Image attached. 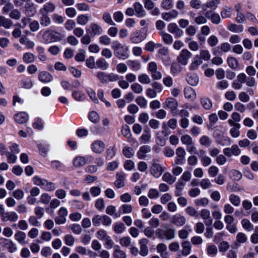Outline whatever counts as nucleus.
Instances as JSON below:
<instances>
[{"mask_svg":"<svg viewBox=\"0 0 258 258\" xmlns=\"http://www.w3.org/2000/svg\"><path fill=\"white\" fill-rule=\"evenodd\" d=\"M220 3L219 0H211L202 5V9L204 11H206L208 8L216 9L218 5Z\"/></svg>","mask_w":258,"mask_h":258,"instance_id":"21","label":"nucleus"},{"mask_svg":"<svg viewBox=\"0 0 258 258\" xmlns=\"http://www.w3.org/2000/svg\"><path fill=\"white\" fill-rule=\"evenodd\" d=\"M151 138V134L150 131L148 130H145L144 131V134L140 138V140L143 143H146L148 142Z\"/></svg>","mask_w":258,"mask_h":258,"instance_id":"51","label":"nucleus"},{"mask_svg":"<svg viewBox=\"0 0 258 258\" xmlns=\"http://www.w3.org/2000/svg\"><path fill=\"white\" fill-rule=\"evenodd\" d=\"M18 218V214L14 211L6 212L4 215L1 216L2 220L4 222H16Z\"/></svg>","mask_w":258,"mask_h":258,"instance_id":"9","label":"nucleus"},{"mask_svg":"<svg viewBox=\"0 0 258 258\" xmlns=\"http://www.w3.org/2000/svg\"><path fill=\"white\" fill-rule=\"evenodd\" d=\"M38 79L42 82L47 83L51 81L53 77L49 73L43 71L39 73Z\"/></svg>","mask_w":258,"mask_h":258,"instance_id":"19","label":"nucleus"},{"mask_svg":"<svg viewBox=\"0 0 258 258\" xmlns=\"http://www.w3.org/2000/svg\"><path fill=\"white\" fill-rule=\"evenodd\" d=\"M182 254L184 256L188 255L190 253L191 245L189 241H184L182 244Z\"/></svg>","mask_w":258,"mask_h":258,"instance_id":"28","label":"nucleus"},{"mask_svg":"<svg viewBox=\"0 0 258 258\" xmlns=\"http://www.w3.org/2000/svg\"><path fill=\"white\" fill-rule=\"evenodd\" d=\"M9 16L11 19L17 20L20 19L21 13L19 10L13 9L12 11H11Z\"/></svg>","mask_w":258,"mask_h":258,"instance_id":"50","label":"nucleus"},{"mask_svg":"<svg viewBox=\"0 0 258 258\" xmlns=\"http://www.w3.org/2000/svg\"><path fill=\"white\" fill-rule=\"evenodd\" d=\"M135 14L138 17H144L146 16V11L142 5L139 2H135L133 5Z\"/></svg>","mask_w":258,"mask_h":258,"instance_id":"15","label":"nucleus"},{"mask_svg":"<svg viewBox=\"0 0 258 258\" xmlns=\"http://www.w3.org/2000/svg\"><path fill=\"white\" fill-rule=\"evenodd\" d=\"M63 37L64 36L60 33L52 30H46L42 36L43 39L46 43L61 41Z\"/></svg>","mask_w":258,"mask_h":258,"instance_id":"2","label":"nucleus"},{"mask_svg":"<svg viewBox=\"0 0 258 258\" xmlns=\"http://www.w3.org/2000/svg\"><path fill=\"white\" fill-rule=\"evenodd\" d=\"M229 66L232 69H236L238 67V62L236 58L229 57L227 60Z\"/></svg>","mask_w":258,"mask_h":258,"instance_id":"44","label":"nucleus"},{"mask_svg":"<svg viewBox=\"0 0 258 258\" xmlns=\"http://www.w3.org/2000/svg\"><path fill=\"white\" fill-rule=\"evenodd\" d=\"M241 225L244 229L248 231H251L253 229V225L248 219H243L242 220Z\"/></svg>","mask_w":258,"mask_h":258,"instance_id":"41","label":"nucleus"},{"mask_svg":"<svg viewBox=\"0 0 258 258\" xmlns=\"http://www.w3.org/2000/svg\"><path fill=\"white\" fill-rule=\"evenodd\" d=\"M200 57V59L202 60L204 59V60L208 61L210 60L211 57V55L210 52L207 50H202L200 51V54L199 55Z\"/></svg>","mask_w":258,"mask_h":258,"instance_id":"58","label":"nucleus"},{"mask_svg":"<svg viewBox=\"0 0 258 258\" xmlns=\"http://www.w3.org/2000/svg\"><path fill=\"white\" fill-rule=\"evenodd\" d=\"M64 240L66 245L72 246L75 243V238L71 234H67L64 237Z\"/></svg>","mask_w":258,"mask_h":258,"instance_id":"62","label":"nucleus"},{"mask_svg":"<svg viewBox=\"0 0 258 258\" xmlns=\"http://www.w3.org/2000/svg\"><path fill=\"white\" fill-rule=\"evenodd\" d=\"M151 151V148L148 146H142L137 153L138 157L139 159H143L146 157L145 154Z\"/></svg>","mask_w":258,"mask_h":258,"instance_id":"29","label":"nucleus"},{"mask_svg":"<svg viewBox=\"0 0 258 258\" xmlns=\"http://www.w3.org/2000/svg\"><path fill=\"white\" fill-rule=\"evenodd\" d=\"M233 127L230 130V134L233 138H237L240 135L239 129L240 128L239 123H235L234 125H232Z\"/></svg>","mask_w":258,"mask_h":258,"instance_id":"35","label":"nucleus"},{"mask_svg":"<svg viewBox=\"0 0 258 258\" xmlns=\"http://www.w3.org/2000/svg\"><path fill=\"white\" fill-rule=\"evenodd\" d=\"M176 179V177L172 176L169 172H165L162 176V180L170 184L173 183Z\"/></svg>","mask_w":258,"mask_h":258,"instance_id":"34","label":"nucleus"},{"mask_svg":"<svg viewBox=\"0 0 258 258\" xmlns=\"http://www.w3.org/2000/svg\"><path fill=\"white\" fill-rule=\"evenodd\" d=\"M241 117L239 113L234 112L232 113L231 118L229 119L228 123L230 125H234L235 123H239L238 122L240 121Z\"/></svg>","mask_w":258,"mask_h":258,"instance_id":"36","label":"nucleus"},{"mask_svg":"<svg viewBox=\"0 0 258 258\" xmlns=\"http://www.w3.org/2000/svg\"><path fill=\"white\" fill-rule=\"evenodd\" d=\"M166 250L167 246L164 243H161L157 245V252L160 254L162 258L167 257V253L165 252Z\"/></svg>","mask_w":258,"mask_h":258,"instance_id":"31","label":"nucleus"},{"mask_svg":"<svg viewBox=\"0 0 258 258\" xmlns=\"http://www.w3.org/2000/svg\"><path fill=\"white\" fill-rule=\"evenodd\" d=\"M186 80L190 85L193 86H196L199 83V78L194 74H188Z\"/></svg>","mask_w":258,"mask_h":258,"instance_id":"23","label":"nucleus"},{"mask_svg":"<svg viewBox=\"0 0 258 258\" xmlns=\"http://www.w3.org/2000/svg\"><path fill=\"white\" fill-rule=\"evenodd\" d=\"M229 177L233 180H239L242 177L241 172L236 170H232L229 172Z\"/></svg>","mask_w":258,"mask_h":258,"instance_id":"42","label":"nucleus"},{"mask_svg":"<svg viewBox=\"0 0 258 258\" xmlns=\"http://www.w3.org/2000/svg\"><path fill=\"white\" fill-rule=\"evenodd\" d=\"M120 244L124 247H128L131 244V238L128 236L123 237L119 240Z\"/></svg>","mask_w":258,"mask_h":258,"instance_id":"55","label":"nucleus"},{"mask_svg":"<svg viewBox=\"0 0 258 258\" xmlns=\"http://www.w3.org/2000/svg\"><path fill=\"white\" fill-rule=\"evenodd\" d=\"M114 251L112 253L114 258H126L125 252L121 250L119 245H116L114 246Z\"/></svg>","mask_w":258,"mask_h":258,"instance_id":"20","label":"nucleus"},{"mask_svg":"<svg viewBox=\"0 0 258 258\" xmlns=\"http://www.w3.org/2000/svg\"><path fill=\"white\" fill-rule=\"evenodd\" d=\"M55 5L51 3L48 2L45 3L42 8L40 10V13H45L48 15L49 13H52L55 9Z\"/></svg>","mask_w":258,"mask_h":258,"instance_id":"18","label":"nucleus"},{"mask_svg":"<svg viewBox=\"0 0 258 258\" xmlns=\"http://www.w3.org/2000/svg\"><path fill=\"white\" fill-rule=\"evenodd\" d=\"M158 56L163 61L166 65L170 63V58L169 56V51L167 48L164 47L158 50Z\"/></svg>","mask_w":258,"mask_h":258,"instance_id":"11","label":"nucleus"},{"mask_svg":"<svg viewBox=\"0 0 258 258\" xmlns=\"http://www.w3.org/2000/svg\"><path fill=\"white\" fill-rule=\"evenodd\" d=\"M15 120L19 124L26 123L29 119V115L25 112H20L14 116Z\"/></svg>","mask_w":258,"mask_h":258,"instance_id":"14","label":"nucleus"},{"mask_svg":"<svg viewBox=\"0 0 258 258\" xmlns=\"http://www.w3.org/2000/svg\"><path fill=\"white\" fill-rule=\"evenodd\" d=\"M147 29L142 28L140 31H136L131 36L130 40L134 43H139L146 39L147 36Z\"/></svg>","mask_w":258,"mask_h":258,"instance_id":"4","label":"nucleus"},{"mask_svg":"<svg viewBox=\"0 0 258 258\" xmlns=\"http://www.w3.org/2000/svg\"><path fill=\"white\" fill-rule=\"evenodd\" d=\"M153 161L151 167L150 172L152 175L156 178H158L162 175L164 169L160 164L155 162L154 161Z\"/></svg>","mask_w":258,"mask_h":258,"instance_id":"8","label":"nucleus"},{"mask_svg":"<svg viewBox=\"0 0 258 258\" xmlns=\"http://www.w3.org/2000/svg\"><path fill=\"white\" fill-rule=\"evenodd\" d=\"M86 163V159L84 157L78 156L75 158L73 161V164L75 167H79L83 166Z\"/></svg>","mask_w":258,"mask_h":258,"instance_id":"39","label":"nucleus"},{"mask_svg":"<svg viewBox=\"0 0 258 258\" xmlns=\"http://www.w3.org/2000/svg\"><path fill=\"white\" fill-rule=\"evenodd\" d=\"M160 34L162 36L163 40L164 43L167 44L172 43L173 41V37L170 34L165 33L163 31L160 32Z\"/></svg>","mask_w":258,"mask_h":258,"instance_id":"38","label":"nucleus"},{"mask_svg":"<svg viewBox=\"0 0 258 258\" xmlns=\"http://www.w3.org/2000/svg\"><path fill=\"white\" fill-rule=\"evenodd\" d=\"M125 174L123 172H117L116 174V180L114 183V185L118 188L123 187L125 185Z\"/></svg>","mask_w":258,"mask_h":258,"instance_id":"13","label":"nucleus"},{"mask_svg":"<svg viewBox=\"0 0 258 258\" xmlns=\"http://www.w3.org/2000/svg\"><path fill=\"white\" fill-rule=\"evenodd\" d=\"M96 67L102 70H106L108 67L109 64L103 58L98 59L96 62Z\"/></svg>","mask_w":258,"mask_h":258,"instance_id":"32","label":"nucleus"},{"mask_svg":"<svg viewBox=\"0 0 258 258\" xmlns=\"http://www.w3.org/2000/svg\"><path fill=\"white\" fill-rule=\"evenodd\" d=\"M186 219L180 214L173 215L171 220V223L177 226H182L186 223Z\"/></svg>","mask_w":258,"mask_h":258,"instance_id":"12","label":"nucleus"},{"mask_svg":"<svg viewBox=\"0 0 258 258\" xmlns=\"http://www.w3.org/2000/svg\"><path fill=\"white\" fill-rule=\"evenodd\" d=\"M165 104L164 107L170 109L172 111L175 110L178 107L177 100L172 97L167 98L165 102Z\"/></svg>","mask_w":258,"mask_h":258,"instance_id":"16","label":"nucleus"},{"mask_svg":"<svg viewBox=\"0 0 258 258\" xmlns=\"http://www.w3.org/2000/svg\"><path fill=\"white\" fill-rule=\"evenodd\" d=\"M224 133L220 130H216L214 133V136L216 139L217 142L220 144H224L225 138L224 136Z\"/></svg>","mask_w":258,"mask_h":258,"instance_id":"27","label":"nucleus"},{"mask_svg":"<svg viewBox=\"0 0 258 258\" xmlns=\"http://www.w3.org/2000/svg\"><path fill=\"white\" fill-rule=\"evenodd\" d=\"M34 55L29 52L24 53L23 57L24 61L27 63L34 61Z\"/></svg>","mask_w":258,"mask_h":258,"instance_id":"54","label":"nucleus"},{"mask_svg":"<svg viewBox=\"0 0 258 258\" xmlns=\"http://www.w3.org/2000/svg\"><path fill=\"white\" fill-rule=\"evenodd\" d=\"M13 25L11 20L6 18L4 16H0V27H3L5 29H10Z\"/></svg>","mask_w":258,"mask_h":258,"instance_id":"25","label":"nucleus"},{"mask_svg":"<svg viewBox=\"0 0 258 258\" xmlns=\"http://www.w3.org/2000/svg\"><path fill=\"white\" fill-rule=\"evenodd\" d=\"M229 200L231 203L235 206H238L240 203V198L234 194H232L229 196Z\"/></svg>","mask_w":258,"mask_h":258,"instance_id":"47","label":"nucleus"},{"mask_svg":"<svg viewBox=\"0 0 258 258\" xmlns=\"http://www.w3.org/2000/svg\"><path fill=\"white\" fill-rule=\"evenodd\" d=\"M211 142V140L207 136H203L200 139V144L204 146H209Z\"/></svg>","mask_w":258,"mask_h":258,"instance_id":"60","label":"nucleus"},{"mask_svg":"<svg viewBox=\"0 0 258 258\" xmlns=\"http://www.w3.org/2000/svg\"><path fill=\"white\" fill-rule=\"evenodd\" d=\"M202 60L200 59L199 55H197L194 58V60L189 66L190 71H195L198 69L199 66L202 63Z\"/></svg>","mask_w":258,"mask_h":258,"instance_id":"24","label":"nucleus"},{"mask_svg":"<svg viewBox=\"0 0 258 258\" xmlns=\"http://www.w3.org/2000/svg\"><path fill=\"white\" fill-rule=\"evenodd\" d=\"M175 230L174 229L169 228L165 230L158 229L156 230V235L159 239L161 240L166 239L171 240L175 237Z\"/></svg>","mask_w":258,"mask_h":258,"instance_id":"3","label":"nucleus"},{"mask_svg":"<svg viewBox=\"0 0 258 258\" xmlns=\"http://www.w3.org/2000/svg\"><path fill=\"white\" fill-rule=\"evenodd\" d=\"M116 208L115 206L110 205L107 207L106 209V213L109 215H114L115 217H118L120 216V212H118V213H115Z\"/></svg>","mask_w":258,"mask_h":258,"instance_id":"45","label":"nucleus"},{"mask_svg":"<svg viewBox=\"0 0 258 258\" xmlns=\"http://www.w3.org/2000/svg\"><path fill=\"white\" fill-rule=\"evenodd\" d=\"M127 66L134 71H137L141 68L140 62L137 60H128L126 61Z\"/></svg>","mask_w":258,"mask_h":258,"instance_id":"33","label":"nucleus"},{"mask_svg":"<svg viewBox=\"0 0 258 258\" xmlns=\"http://www.w3.org/2000/svg\"><path fill=\"white\" fill-rule=\"evenodd\" d=\"M124 225L122 223H116L114 226V231L116 233L119 234L124 231Z\"/></svg>","mask_w":258,"mask_h":258,"instance_id":"53","label":"nucleus"},{"mask_svg":"<svg viewBox=\"0 0 258 258\" xmlns=\"http://www.w3.org/2000/svg\"><path fill=\"white\" fill-rule=\"evenodd\" d=\"M73 98L78 101H81L84 100L85 95L80 91L75 90L72 93Z\"/></svg>","mask_w":258,"mask_h":258,"instance_id":"40","label":"nucleus"},{"mask_svg":"<svg viewBox=\"0 0 258 258\" xmlns=\"http://www.w3.org/2000/svg\"><path fill=\"white\" fill-rule=\"evenodd\" d=\"M229 31L234 33H240L243 30V27L242 25H238L235 24H230L228 26Z\"/></svg>","mask_w":258,"mask_h":258,"instance_id":"37","label":"nucleus"},{"mask_svg":"<svg viewBox=\"0 0 258 258\" xmlns=\"http://www.w3.org/2000/svg\"><path fill=\"white\" fill-rule=\"evenodd\" d=\"M240 153L241 151L236 145H233L231 148H227V157L238 156Z\"/></svg>","mask_w":258,"mask_h":258,"instance_id":"26","label":"nucleus"},{"mask_svg":"<svg viewBox=\"0 0 258 258\" xmlns=\"http://www.w3.org/2000/svg\"><path fill=\"white\" fill-rule=\"evenodd\" d=\"M86 31L88 34L94 37L95 36L101 35L103 33V29L97 24L92 23L89 27L86 28Z\"/></svg>","mask_w":258,"mask_h":258,"instance_id":"5","label":"nucleus"},{"mask_svg":"<svg viewBox=\"0 0 258 258\" xmlns=\"http://www.w3.org/2000/svg\"><path fill=\"white\" fill-rule=\"evenodd\" d=\"M201 216L204 220L206 226H210L212 224L213 220L210 217V213L208 210H202L201 212Z\"/></svg>","mask_w":258,"mask_h":258,"instance_id":"17","label":"nucleus"},{"mask_svg":"<svg viewBox=\"0 0 258 258\" xmlns=\"http://www.w3.org/2000/svg\"><path fill=\"white\" fill-rule=\"evenodd\" d=\"M111 48L114 51L115 56L117 58L125 59L128 57V47L121 44L118 41L112 42Z\"/></svg>","mask_w":258,"mask_h":258,"instance_id":"1","label":"nucleus"},{"mask_svg":"<svg viewBox=\"0 0 258 258\" xmlns=\"http://www.w3.org/2000/svg\"><path fill=\"white\" fill-rule=\"evenodd\" d=\"M42 16L40 18V24L42 26L47 27L51 24V20L48 15L45 13H40Z\"/></svg>","mask_w":258,"mask_h":258,"instance_id":"30","label":"nucleus"},{"mask_svg":"<svg viewBox=\"0 0 258 258\" xmlns=\"http://www.w3.org/2000/svg\"><path fill=\"white\" fill-rule=\"evenodd\" d=\"M13 196L17 200L22 199L24 196V191L21 189H18L13 192Z\"/></svg>","mask_w":258,"mask_h":258,"instance_id":"61","label":"nucleus"},{"mask_svg":"<svg viewBox=\"0 0 258 258\" xmlns=\"http://www.w3.org/2000/svg\"><path fill=\"white\" fill-rule=\"evenodd\" d=\"M201 103L203 107L206 109H210L212 108V102L208 98H202L201 99Z\"/></svg>","mask_w":258,"mask_h":258,"instance_id":"46","label":"nucleus"},{"mask_svg":"<svg viewBox=\"0 0 258 258\" xmlns=\"http://www.w3.org/2000/svg\"><path fill=\"white\" fill-rule=\"evenodd\" d=\"M103 20L110 25H115V23L112 21L111 15L107 12H105L103 15Z\"/></svg>","mask_w":258,"mask_h":258,"instance_id":"63","label":"nucleus"},{"mask_svg":"<svg viewBox=\"0 0 258 258\" xmlns=\"http://www.w3.org/2000/svg\"><path fill=\"white\" fill-rule=\"evenodd\" d=\"M138 80L142 84H149L151 82L150 77L146 74H142L139 76Z\"/></svg>","mask_w":258,"mask_h":258,"instance_id":"64","label":"nucleus"},{"mask_svg":"<svg viewBox=\"0 0 258 258\" xmlns=\"http://www.w3.org/2000/svg\"><path fill=\"white\" fill-rule=\"evenodd\" d=\"M168 31L175 35V38L181 37L183 34V31L178 27L175 23H170L167 26Z\"/></svg>","mask_w":258,"mask_h":258,"instance_id":"7","label":"nucleus"},{"mask_svg":"<svg viewBox=\"0 0 258 258\" xmlns=\"http://www.w3.org/2000/svg\"><path fill=\"white\" fill-rule=\"evenodd\" d=\"M97 77L101 83H107V74L103 72H99L97 74Z\"/></svg>","mask_w":258,"mask_h":258,"instance_id":"57","label":"nucleus"},{"mask_svg":"<svg viewBox=\"0 0 258 258\" xmlns=\"http://www.w3.org/2000/svg\"><path fill=\"white\" fill-rule=\"evenodd\" d=\"M181 141L184 145L188 146L193 143L191 137L188 135H184L181 137Z\"/></svg>","mask_w":258,"mask_h":258,"instance_id":"52","label":"nucleus"},{"mask_svg":"<svg viewBox=\"0 0 258 258\" xmlns=\"http://www.w3.org/2000/svg\"><path fill=\"white\" fill-rule=\"evenodd\" d=\"M131 87L132 90L136 94H140L143 91V87L139 83H134L131 85Z\"/></svg>","mask_w":258,"mask_h":258,"instance_id":"59","label":"nucleus"},{"mask_svg":"<svg viewBox=\"0 0 258 258\" xmlns=\"http://www.w3.org/2000/svg\"><path fill=\"white\" fill-rule=\"evenodd\" d=\"M191 56V53L187 49H182L177 57V60L181 64L185 66L187 64L188 59Z\"/></svg>","mask_w":258,"mask_h":258,"instance_id":"6","label":"nucleus"},{"mask_svg":"<svg viewBox=\"0 0 258 258\" xmlns=\"http://www.w3.org/2000/svg\"><path fill=\"white\" fill-rule=\"evenodd\" d=\"M123 154L126 158H132L134 154V150L132 148L130 147H125L123 148L122 151Z\"/></svg>","mask_w":258,"mask_h":258,"instance_id":"56","label":"nucleus"},{"mask_svg":"<svg viewBox=\"0 0 258 258\" xmlns=\"http://www.w3.org/2000/svg\"><path fill=\"white\" fill-rule=\"evenodd\" d=\"M26 237V234L21 231H18L15 234V239L21 244L25 243V239Z\"/></svg>","mask_w":258,"mask_h":258,"instance_id":"43","label":"nucleus"},{"mask_svg":"<svg viewBox=\"0 0 258 258\" xmlns=\"http://www.w3.org/2000/svg\"><path fill=\"white\" fill-rule=\"evenodd\" d=\"M105 144L100 140H96L92 143L91 148L92 151L97 154H101L105 149Z\"/></svg>","mask_w":258,"mask_h":258,"instance_id":"10","label":"nucleus"},{"mask_svg":"<svg viewBox=\"0 0 258 258\" xmlns=\"http://www.w3.org/2000/svg\"><path fill=\"white\" fill-rule=\"evenodd\" d=\"M88 17L85 15H80L77 18V23L81 25H85L88 22Z\"/></svg>","mask_w":258,"mask_h":258,"instance_id":"49","label":"nucleus"},{"mask_svg":"<svg viewBox=\"0 0 258 258\" xmlns=\"http://www.w3.org/2000/svg\"><path fill=\"white\" fill-rule=\"evenodd\" d=\"M184 93L185 98L194 100L196 99V94L195 90L190 87L185 88Z\"/></svg>","mask_w":258,"mask_h":258,"instance_id":"22","label":"nucleus"},{"mask_svg":"<svg viewBox=\"0 0 258 258\" xmlns=\"http://www.w3.org/2000/svg\"><path fill=\"white\" fill-rule=\"evenodd\" d=\"M133 207L131 205L123 204L119 208V212H120V214H127L131 213Z\"/></svg>","mask_w":258,"mask_h":258,"instance_id":"48","label":"nucleus"}]
</instances>
